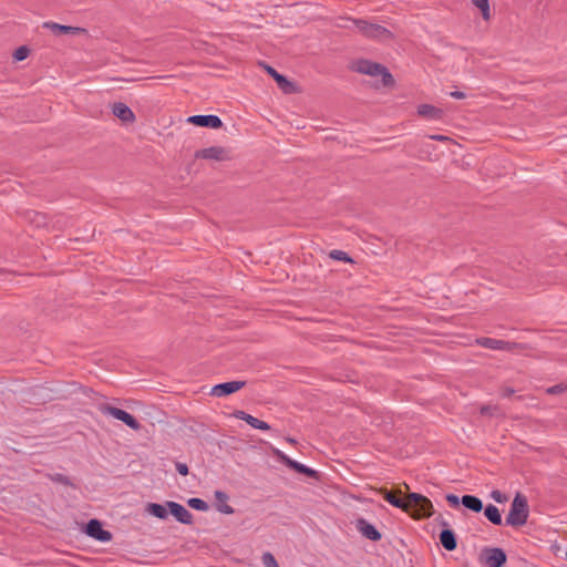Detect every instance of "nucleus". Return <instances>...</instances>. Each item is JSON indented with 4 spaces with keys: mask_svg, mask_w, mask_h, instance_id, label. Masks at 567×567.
<instances>
[{
    "mask_svg": "<svg viewBox=\"0 0 567 567\" xmlns=\"http://www.w3.org/2000/svg\"><path fill=\"white\" fill-rule=\"evenodd\" d=\"M44 27L50 29L54 34L60 33H71L76 31V28L70 27V25H63L54 22H45Z\"/></svg>",
    "mask_w": 567,
    "mask_h": 567,
    "instance_id": "24",
    "label": "nucleus"
},
{
    "mask_svg": "<svg viewBox=\"0 0 567 567\" xmlns=\"http://www.w3.org/2000/svg\"><path fill=\"white\" fill-rule=\"evenodd\" d=\"M472 2L482 12L484 20L491 18L489 0H472Z\"/></svg>",
    "mask_w": 567,
    "mask_h": 567,
    "instance_id": "25",
    "label": "nucleus"
},
{
    "mask_svg": "<svg viewBox=\"0 0 567 567\" xmlns=\"http://www.w3.org/2000/svg\"><path fill=\"white\" fill-rule=\"evenodd\" d=\"M175 467H176V471L178 472V474H181L183 476H186L188 474V466H187V464L177 462Z\"/></svg>",
    "mask_w": 567,
    "mask_h": 567,
    "instance_id": "33",
    "label": "nucleus"
},
{
    "mask_svg": "<svg viewBox=\"0 0 567 567\" xmlns=\"http://www.w3.org/2000/svg\"><path fill=\"white\" fill-rule=\"evenodd\" d=\"M99 411L104 415H111L114 419L122 421L125 425H127L132 430L137 431L141 429L140 422L132 414H130L128 412H126L122 409H118V408H115V406H112L109 404H100Z\"/></svg>",
    "mask_w": 567,
    "mask_h": 567,
    "instance_id": "4",
    "label": "nucleus"
},
{
    "mask_svg": "<svg viewBox=\"0 0 567 567\" xmlns=\"http://www.w3.org/2000/svg\"><path fill=\"white\" fill-rule=\"evenodd\" d=\"M285 458V462L286 464L296 470L298 473H301V474H306L307 476L309 477H316L317 476V472L310 467H308L307 465L302 464V463H299L295 460H291L287 456H284Z\"/></svg>",
    "mask_w": 567,
    "mask_h": 567,
    "instance_id": "19",
    "label": "nucleus"
},
{
    "mask_svg": "<svg viewBox=\"0 0 567 567\" xmlns=\"http://www.w3.org/2000/svg\"><path fill=\"white\" fill-rule=\"evenodd\" d=\"M489 497L495 501L496 503H499V504H503L505 502H507V496L498 491V489H493L491 493H489Z\"/></svg>",
    "mask_w": 567,
    "mask_h": 567,
    "instance_id": "31",
    "label": "nucleus"
},
{
    "mask_svg": "<svg viewBox=\"0 0 567 567\" xmlns=\"http://www.w3.org/2000/svg\"><path fill=\"white\" fill-rule=\"evenodd\" d=\"M167 507L169 509V513L182 524H192L193 523V515L192 513L184 507L182 504L176 502H167Z\"/></svg>",
    "mask_w": 567,
    "mask_h": 567,
    "instance_id": "8",
    "label": "nucleus"
},
{
    "mask_svg": "<svg viewBox=\"0 0 567 567\" xmlns=\"http://www.w3.org/2000/svg\"><path fill=\"white\" fill-rule=\"evenodd\" d=\"M484 561L488 567H502L506 561V554L502 548H488L484 551Z\"/></svg>",
    "mask_w": 567,
    "mask_h": 567,
    "instance_id": "9",
    "label": "nucleus"
},
{
    "mask_svg": "<svg viewBox=\"0 0 567 567\" xmlns=\"http://www.w3.org/2000/svg\"><path fill=\"white\" fill-rule=\"evenodd\" d=\"M461 502L466 508H468L475 513H480L483 509L482 501L474 495H464L461 498Z\"/></svg>",
    "mask_w": 567,
    "mask_h": 567,
    "instance_id": "21",
    "label": "nucleus"
},
{
    "mask_svg": "<svg viewBox=\"0 0 567 567\" xmlns=\"http://www.w3.org/2000/svg\"><path fill=\"white\" fill-rule=\"evenodd\" d=\"M28 55H29V49L27 47H20L13 53V58L17 61H23L24 59L28 58Z\"/></svg>",
    "mask_w": 567,
    "mask_h": 567,
    "instance_id": "32",
    "label": "nucleus"
},
{
    "mask_svg": "<svg viewBox=\"0 0 567 567\" xmlns=\"http://www.w3.org/2000/svg\"><path fill=\"white\" fill-rule=\"evenodd\" d=\"M215 499L217 502L216 507L217 511L230 515L234 513V508L227 504L228 495L225 492L216 491L215 492Z\"/></svg>",
    "mask_w": 567,
    "mask_h": 567,
    "instance_id": "18",
    "label": "nucleus"
},
{
    "mask_svg": "<svg viewBox=\"0 0 567 567\" xmlns=\"http://www.w3.org/2000/svg\"><path fill=\"white\" fill-rule=\"evenodd\" d=\"M484 515L494 525H501L503 523L499 509L493 504H488L485 507Z\"/></svg>",
    "mask_w": 567,
    "mask_h": 567,
    "instance_id": "22",
    "label": "nucleus"
},
{
    "mask_svg": "<svg viewBox=\"0 0 567 567\" xmlns=\"http://www.w3.org/2000/svg\"><path fill=\"white\" fill-rule=\"evenodd\" d=\"M167 508H168L167 505L165 506V505L157 504V503H150L146 506L147 513H150L151 515H153L157 518H161V519L167 518V516H168Z\"/></svg>",
    "mask_w": 567,
    "mask_h": 567,
    "instance_id": "23",
    "label": "nucleus"
},
{
    "mask_svg": "<svg viewBox=\"0 0 567 567\" xmlns=\"http://www.w3.org/2000/svg\"><path fill=\"white\" fill-rule=\"evenodd\" d=\"M261 561L265 567H279L275 556L269 551L262 554Z\"/></svg>",
    "mask_w": 567,
    "mask_h": 567,
    "instance_id": "29",
    "label": "nucleus"
},
{
    "mask_svg": "<svg viewBox=\"0 0 567 567\" xmlns=\"http://www.w3.org/2000/svg\"><path fill=\"white\" fill-rule=\"evenodd\" d=\"M85 532L87 536L102 543H107L112 539V534L103 529L102 524L97 519H91L86 525Z\"/></svg>",
    "mask_w": 567,
    "mask_h": 567,
    "instance_id": "5",
    "label": "nucleus"
},
{
    "mask_svg": "<svg viewBox=\"0 0 567 567\" xmlns=\"http://www.w3.org/2000/svg\"><path fill=\"white\" fill-rule=\"evenodd\" d=\"M431 138H432V140H436V141H443V140H446V137H445V136H443V135H432V136H431Z\"/></svg>",
    "mask_w": 567,
    "mask_h": 567,
    "instance_id": "38",
    "label": "nucleus"
},
{
    "mask_svg": "<svg viewBox=\"0 0 567 567\" xmlns=\"http://www.w3.org/2000/svg\"><path fill=\"white\" fill-rule=\"evenodd\" d=\"M187 122L200 127L220 128L223 126L221 120L213 114L193 115L187 118Z\"/></svg>",
    "mask_w": 567,
    "mask_h": 567,
    "instance_id": "6",
    "label": "nucleus"
},
{
    "mask_svg": "<svg viewBox=\"0 0 567 567\" xmlns=\"http://www.w3.org/2000/svg\"><path fill=\"white\" fill-rule=\"evenodd\" d=\"M404 501L409 502V512L408 513H410L415 504H417L420 502L424 503V496L419 493H410Z\"/></svg>",
    "mask_w": 567,
    "mask_h": 567,
    "instance_id": "28",
    "label": "nucleus"
},
{
    "mask_svg": "<svg viewBox=\"0 0 567 567\" xmlns=\"http://www.w3.org/2000/svg\"><path fill=\"white\" fill-rule=\"evenodd\" d=\"M440 542L449 551L454 550L457 546L456 536L452 529H443L440 534Z\"/></svg>",
    "mask_w": 567,
    "mask_h": 567,
    "instance_id": "17",
    "label": "nucleus"
},
{
    "mask_svg": "<svg viewBox=\"0 0 567 567\" xmlns=\"http://www.w3.org/2000/svg\"><path fill=\"white\" fill-rule=\"evenodd\" d=\"M245 385L244 381H229L216 384L212 388L210 394L217 398L229 395Z\"/></svg>",
    "mask_w": 567,
    "mask_h": 567,
    "instance_id": "7",
    "label": "nucleus"
},
{
    "mask_svg": "<svg viewBox=\"0 0 567 567\" xmlns=\"http://www.w3.org/2000/svg\"><path fill=\"white\" fill-rule=\"evenodd\" d=\"M409 514L416 519L427 518L433 514V504L424 496V503L415 504Z\"/></svg>",
    "mask_w": 567,
    "mask_h": 567,
    "instance_id": "11",
    "label": "nucleus"
},
{
    "mask_svg": "<svg viewBox=\"0 0 567 567\" xmlns=\"http://www.w3.org/2000/svg\"><path fill=\"white\" fill-rule=\"evenodd\" d=\"M450 96L453 97V99H458L460 100V99L466 97V94L464 92H462V91H457L456 90V91L450 92Z\"/></svg>",
    "mask_w": 567,
    "mask_h": 567,
    "instance_id": "36",
    "label": "nucleus"
},
{
    "mask_svg": "<svg viewBox=\"0 0 567 567\" xmlns=\"http://www.w3.org/2000/svg\"><path fill=\"white\" fill-rule=\"evenodd\" d=\"M355 527L362 536L370 540L377 542L382 537L381 533L375 528V526L364 518L357 519Z\"/></svg>",
    "mask_w": 567,
    "mask_h": 567,
    "instance_id": "10",
    "label": "nucleus"
},
{
    "mask_svg": "<svg viewBox=\"0 0 567 567\" xmlns=\"http://www.w3.org/2000/svg\"><path fill=\"white\" fill-rule=\"evenodd\" d=\"M565 386L561 385V384H557V385H553L550 388L547 389V392L549 394H557V393H561L563 391H565Z\"/></svg>",
    "mask_w": 567,
    "mask_h": 567,
    "instance_id": "35",
    "label": "nucleus"
},
{
    "mask_svg": "<svg viewBox=\"0 0 567 567\" xmlns=\"http://www.w3.org/2000/svg\"><path fill=\"white\" fill-rule=\"evenodd\" d=\"M234 416L238 420L245 421L254 429L261 430V431L270 430V425L267 422L261 421V420L246 413L245 411H235Z\"/></svg>",
    "mask_w": 567,
    "mask_h": 567,
    "instance_id": "12",
    "label": "nucleus"
},
{
    "mask_svg": "<svg viewBox=\"0 0 567 567\" xmlns=\"http://www.w3.org/2000/svg\"><path fill=\"white\" fill-rule=\"evenodd\" d=\"M187 503L192 508L196 511L206 512L209 508L208 504L202 498L193 497L189 498Z\"/></svg>",
    "mask_w": 567,
    "mask_h": 567,
    "instance_id": "27",
    "label": "nucleus"
},
{
    "mask_svg": "<svg viewBox=\"0 0 567 567\" xmlns=\"http://www.w3.org/2000/svg\"><path fill=\"white\" fill-rule=\"evenodd\" d=\"M197 155L202 158L220 161L224 158V150L218 146H213L199 151Z\"/></svg>",
    "mask_w": 567,
    "mask_h": 567,
    "instance_id": "20",
    "label": "nucleus"
},
{
    "mask_svg": "<svg viewBox=\"0 0 567 567\" xmlns=\"http://www.w3.org/2000/svg\"><path fill=\"white\" fill-rule=\"evenodd\" d=\"M112 113L114 116L125 123H131L135 120L133 111L122 102H117L112 105Z\"/></svg>",
    "mask_w": 567,
    "mask_h": 567,
    "instance_id": "13",
    "label": "nucleus"
},
{
    "mask_svg": "<svg viewBox=\"0 0 567 567\" xmlns=\"http://www.w3.org/2000/svg\"><path fill=\"white\" fill-rule=\"evenodd\" d=\"M417 113L420 115H423V116H426V117H430V118H434V117H436L437 110L434 106H432V105L421 104L417 107Z\"/></svg>",
    "mask_w": 567,
    "mask_h": 567,
    "instance_id": "26",
    "label": "nucleus"
},
{
    "mask_svg": "<svg viewBox=\"0 0 567 567\" xmlns=\"http://www.w3.org/2000/svg\"><path fill=\"white\" fill-rule=\"evenodd\" d=\"M477 343L491 350L509 351L512 349L511 342L501 339L481 338L477 339Z\"/></svg>",
    "mask_w": 567,
    "mask_h": 567,
    "instance_id": "14",
    "label": "nucleus"
},
{
    "mask_svg": "<svg viewBox=\"0 0 567 567\" xmlns=\"http://www.w3.org/2000/svg\"><path fill=\"white\" fill-rule=\"evenodd\" d=\"M383 498L389 502L392 506L402 509L403 512H409V502L403 501L395 493H392L388 489L381 492Z\"/></svg>",
    "mask_w": 567,
    "mask_h": 567,
    "instance_id": "16",
    "label": "nucleus"
},
{
    "mask_svg": "<svg viewBox=\"0 0 567 567\" xmlns=\"http://www.w3.org/2000/svg\"><path fill=\"white\" fill-rule=\"evenodd\" d=\"M446 501L449 502V504L453 507H457L460 505V498L458 496L454 495V494H447L446 495Z\"/></svg>",
    "mask_w": 567,
    "mask_h": 567,
    "instance_id": "34",
    "label": "nucleus"
},
{
    "mask_svg": "<svg viewBox=\"0 0 567 567\" xmlns=\"http://www.w3.org/2000/svg\"><path fill=\"white\" fill-rule=\"evenodd\" d=\"M528 515L529 511L527 499L525 496L518 493L511 504V508L506 516L505 523L509 526L519 527L526 524Z\"/></svg>",
    "mask_w": 567,
    "mask_h": 567,
    "instance_id": "1",
    "label": "nucleus"
},
{
    "mask_svg": "<svg viewBox=\"0 0 567 567\" xmlns=\"http://www.w3.org/2000/svg\"><path fill=\"white\" fill-rule=\"evenodd\" d=\"M266 70L269 75L277 82L278 86L285 93H291L293 89V84L282 74L278 73L272 66H266Z\"/></svg>",
    "mask_w": 567,
    "mask_h": 567,
    "instance_id": "15",
    "label": "nucleus"
},
{
    "mask_svg": "<svg viewBox=\"0 0 567 567\" xmlns=\"http://www.w3.org/2000/svg\"><path fill=\"white\" fill-rule=\"evenodd\" d=\"M52 477H54V480L58 481V482H61V483H64V484L69 483L66 476H64L63 474H55Z\"/></svg>",
    "mask_w": 567,
    "mask_h": 567,
    "instance_id": "37",
    "label": "nucleus"
},
{
    "mask_svg": "<svg viewBox=\"0 0 567 567\" xmlns=\"http://www.w3.org/2000/svg\"><path fill=\"white\" fill-rule=\"evenodd\" d=\"M357 71L371 76H380L384 85H389L393 82L391 73L380 63L361 60L357 63Z\"/></svg>",
    "mask_w": 567,
    "mask_h": 567,
    "instance_id": "2",
    "label": "nucleus"
},
{
    "mask_svg": "<svg viewBox=\"0 0 567 567\" xmlns=\"http://www.w3.org/2000/svg\"><path fill=\"white\" fill-rule=\"evenodd\" d=\"M352 24L362 35L367 38L379 40L391 38V32L380 24L370 23L364 20H352Z\"/></svg>",
    "mask_w": 567,
    "mask_h": 567,
    "instance_id": "3",
    "label": "nucleus"
},
{
    "mask_svg": "<svg viewBox=\"0 0 567 567\" xmlns=\"http://www.w3.org/2000/svg\"><path fill=\"white\" fill-rule=\"evenodd\" d=\"M330 257L338 261H344V262L352 261V259L349 257V255L343 250L334 249V250L330 251Z\"/></svg>",
    "mask_w": 567,
    "mask_h": 567,
    "instance_id": "30",
    "label": "nucleus"
}]
</instances>
